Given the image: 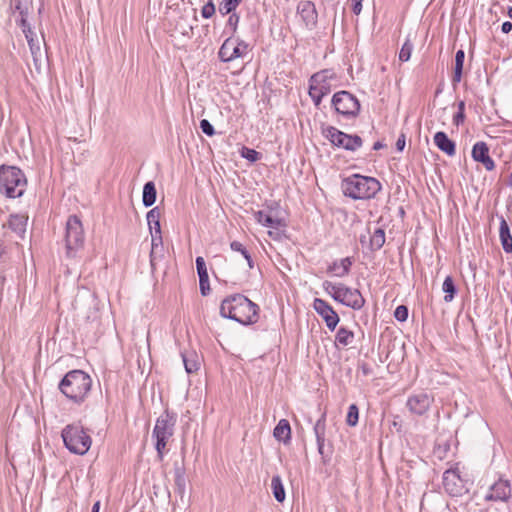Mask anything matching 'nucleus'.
Masks as SVG:
<instances>
[{
    "label": "nucleus",
    "instance_id": "1",
    "mask_svg": "<svg viewBox=\"0 0 512 512\" xmlns=\"http://www.w3.org/2000/svg\"><path fill=\"white\" fill-rule=\"evenodd\" d=\"M220 315L243 325L254 324L259 318V306L242 294H233L221 302Z\"/></svg>",
    "mask_w": 512,
    "mask_h": 512
},
{
    "label": "nucleus",
    "instance_id": "2",
    "mask_svg": "<svg viewBox=\"0 0 512 512\" xmlns=\"http://www.w3.org/2000/svg\"><path fill=\"white\" fill-rule=\"evenodd\" d=\"M58 388L66 398L76 404H81L91 391L92 379L83 370H71L61 379Z\"/></svg>",
    "mask_w": 512,
    "mask_h": 512
},
{
    "label": "nucleus",
    "instance_id": "3",
    "mask_svg": "<svg viewBox=\"0 0 512 512\" xmlns=\"http://www.w3.org/2000/svg\"><path fill=\"white\" fill-rule=\"evenodd\" d=\"M341 188L352 199H370L381 190V184L376 178L353 174L342 181Z\"/></svg>",
    "mask_w": 512,
    "mask_h": 512
},
{
    "label": "nucleus",
    "instance_id": "4",
    "mask_svg": "<svg viewBox=\"0 0 512 512\" xmlns=\"http://www.w3.org/2000/svg\"><path fill=\"white\" fill-rule=\"evenodd\" d=\"M27 187L23 171L16 166H0V193L7 198L21 197Z\"/></svg>",
    "mask_w": 512,
    "mask_h": 512
},
{
    "label": "nucleus",
    "instance_id": "5",
    "mask_svg": "<svg viewBox=\"0 0 512 512\" xmlns=\"http://www.w3.org/2000/svg\"><path fill=\"white\" fill-rule=\"evenodd\" d=\"M176 421L177 415L175 413L169 412L168 410H165L156 420L152 436L156 439L155 449L157 451V457L160 461L163 460L168 440L174 434Z\"/></svg>",
    "mask_w": 512,
    "mask_h": 512
},
{
    "label": "nucleus",
    "instance_id": "6",
    "mask_svg": "<svg viewBox=\"0 0 512 512\" xmlns=\"http://www.w3.org/2000/svg\"><path fill=\"white\" fill-rule=\"evenodd\" d=\"M65 447L74 454L84 455L91 447V437L79 424H69L61 433Z\"/></svg>",
    "mask_w": 512,
    "mask_h": 512
},
{
    "label": "nucleus",
    "instance_id": "7",
    "mask_svg": "<svg viewBox=\"0 0 512 512\" xmlns=\"http://www.w3.org/2000/svg\"><path fill=\"white\" fill-rule=\"evenodd\" d=\"M322 134L333 146L347 151L354 152L363 145V140L360 136L347 134L334 126H327L322 130Z\"/></svg>",
    "mask_w": 512,
    "mask_h": 512
},
{
    "label": "nucleus",
    "instance_id": "8",
    "mask_svg": "<svg viewBox=\"0 0 512 512\" xmlns=\"http://www.w3.org/2000/svg\"><path fill=\"white\" fill-rule=\"evenodd\" d=\"M331 104L336 113L347 119L357 117L361 108L359 100L345 90L336 92L332 97Z\"/></svg>",
    "mask_w": 512,
    "mask_h": 512
},
{
    "label": "nucleus",
    "instance_id": "9",
    "mask_svg": "<svg viewBox=\"0 0 512 512\" xmlns=\"http://www.w3.org/2000/svg\"><path fill=\"white\" fill-rule=\"evenodd\" d=\"M67 256L72 257L84 245V230L76 215L69 216L65 234Z\"/></svg>",
    "mask_w": 512,
    "mask_h": 512
},
{
    "label": "nucleus",
    "instance_id": "10",
    "mask_svg": "<svg viewBox=\"0 0 512 512\" xmlns=\"http://www.w3.org/2000/svg\"><path fill=\"white\" fill-rule=\"evenodd\" d=\"M471 483L460 475L458 467L448 469L443 473V487L451 497H461L470 490Z\"/></svg>",
    "mask_w": 512,
    "mask_h": 512
},
{
    "label": "nucleus",
    "instance_id": "11",
    "mask_svg": "<svg viewBox=\"0 0 512 512\" xmlns=\"http://www.w3.org/2000/svg\"><path fill=\"white\" fill-rule=\"evenodd\" d=\"M249 52V44L240 38L228 37L222 43L218 57L222 62H231L245 57Z\"/></svg>",
    "mask_w": 512,
    "mask_h": 512
},
{
    "label": "nucleus",
    "instance_id": "12",
    "mask_svg": "<svg viewBox=\"0 0 512 512\" xmlns=\"http://www.w3.org/2000/svg\"><path fill=\"white\" fill-rule=\"evenodd\" d=\"M335 301L354 310H360L365 304V299L358 289H352L343 283L338 295L335 296Z\"/></svg>",
    "mask_w": 512,
    "mask_h": 512
},
{
    "label": "nucleus",
    "instance_id": "13",
    "mask_svg": "<svg viewBox=\"0 0 512 512\" xmlns=\"http://www.w3.org/2000/svg\"><path fill=\"white\" fill-rule=\"evenodd\" d=\"M434 398L426 392H420L410 395L407 399L406 406L408 410L415 415L422 416L430 409Z\"/></svg>",
    "mask_w": 512,
    "mask_h": 512
},
{
    "label": "nucleus",
    "instance_id": "14",
    "mask_svg": "<svg viewBox=\"0 0 512 512\" xmlns=\"http://www.w3.org/2000/svg\"><path fill=\"white\" fill-rule=\"evenodd\" d=\"M313 308L320 315L326 323L328 329L333 331L339 323V316L333 307L323 299L315 298L313 301Z\"/></svg>",
    "mask_w": 512,
    "mask_h": 512
},
{
    "label": "nucleus",
    "instance_id": "15",
    "mask_svg": "<svg viewBox=\"0 0 512 512\" xmlns=\"http://www.w3.org/2000/svg\"><path fill=\"white\" fill-rule=\"evenodd\" d=\"M331 79L332 74L329 70L317 72L310 77L309 88L316 93L326 96L331 92Z\"/></svg>",
    "mask_w": 512,
    "mask_h": 512
},
{
    "label": "nucleus",
    "instance_id": "16",
    "mask_svg": "<svg viewBox=\"0 0 512 512\" xmlns=\"http://www.w3.org/2000/svg\"><path fill=\"white\" fill-rule=\"evenodd\" d=\"M297 12L299 13L302 21L306 28L312 30L317 25L318 13L315 4L311 1H300L297 6Z\"/></svg>",
    "mask_w": 512,
    "mask_h": 512
},
{
    "label": "nucleus",
    "instance_id": "17",
    "mask_svg": "<svg viewBox=\"0 0 512 512\" xmlns=\"http://www.w3.org/2000/svg\"><path fill=\"white\" fill-rule=\"evenodd\" d=\"M471 155L473 160L481 163L487 171L495 169V163L489 155V147L487 143L483 141L476 142L473 145Z\"/></svg>",
    "mask_w": 512,
    "mask_h": 512
},
{
    "label": "nucleus",
    "instance_id": "18",
    "mask_svg": "<svg viewBox=\"0 0 512 512\" xmlns=\"http://www.w3.org/2000/svg\"><path fill=\"white\" fill-rule=\"evenodd\" d=\"M511 496L510 483L507 480L499 479L495 482L489 493L485 496L488 501H507Z\"/></svg>",
    "mask_w": 512,
    "mask_h": 512
},
{
    "label": "nucleus",
    "instance_id": "19",
    "mask_svg": "<svg viewBox=\"0 0 512 512\" xmlns=\"http://www.w3.org/2000/svg\"><path fill=\"white\" fill-rule=\"evenodd\" d=\"M181 357L185 370L188 374L197 372L201 367V357L194 350H185L181 352Z\"/></svg>",
    "mask_w": 512,
    "mask_h": 512
},
{
    "label": "nucleus",
    "instance_id": "20",
    "mask_svg": "<svg viewBox=\"0 0 512 512\" xmlns=\"http://www.w3.org/2000/svg\"><path fill=\"white\" fill-rule=\"evenodd\" d=\"M434 143L439 150L448 156H454L456 153V144L443 131H439L434 135Z\"/></svg>",
    "mask_w": 512,
    "mask_h": 512
},
{
    "label": "nucleus",
    "instance_id": "21",
    "mask_svg": "<svg viewBox=\"0 0 512 512\" xmlns=\"http://www.w3.org/2000/svg\"><path fill=\"white\" fill-rule=\"evenodd\" d=\"M256 221L265 226L272 229H278L282 226H285L284 221L278 217H274L270 212H266L264 210H259L254 213Z\"/></svg>",
    "mask_w": 512,
    "mask_h": 512
},
{
    "label": "nucleus",
    "instance_id": "22",
    "mask_svg": "<svg viewBox=\"0 0 512 512\" xmlns=\"http://www.w3.org/2000/svg\"><path fill=\"white\" fill-rule=\"evenodd\" d=\"M163 238L161 231L151 232V251H150V266L152 271L155 270V264L158 256H162Z\"/></svg>",
    "mask_w": 512,
    "mask_h": 512
},
{
    "label": "nucleus",
    "instance_id": "23",
    "mask_svg": "<svg viewBox=\"0 0 512 512\" xmlns=\"http://www.w3.org/2000/svg\"><path fill=\"white\" fill-rule=\"evenodd\" d=\"M499 237L503 250L506 253H512V235L509 225L503 216L500 217Z\"/></svg>",
    "mask_w": 512,
    "mask_h": 512
},
{
    "label": "nucleus",
    "instance_id": "24",
    "mask_svg": "<svg viewBox=\"0 0 512 512\" xmlns=\"http://www.w3.org/2000/svg\"><path fill=\"white\" fill-rule=\"evenodd\" d=\"M273 436L280 442L287 444L291 440V427L286 419H281L273 430Z\"/></svg>",
    "mask_w": 512,
    "mask_h": 512
},
{
    "label": "nucleus",
    "instance_id": "25",
    "mask_svg": "<svg viewBox=\"0 0 512 512\" xmlns=\"http://www.w3.org/2000/svg\"><path fill=\"white\" fill-rule=\"evenodd\" d=\"M28 217L20 214L11 215L8 221V227L20 238H23L26 232Z\"/></svg>",
    "mask_w": 512,
    "mask_h": 512
},
{
    "label": "nucleus",
    "instance_id": "26",
    "mask_svg": "<svg viewBox=\"0 0 512 512\" xmlns=\"http://www.w3.org/2000/svg\"><path fill=\"white\" fill-rule=\"evenodd\" d=\"M351 266L352 259L350 257H346L341 259L339 262L334 261L329 265L328 272H333L337 277H344L349 274Z\"/></svg>",
    "mask_w": 512,
    "mask_h": 512
},
{
    "label": "nucleus",
    "instance_id": "27",
    "mask_svg": "<svg viewBox=\"0 0 512 512\" xmlns=\"http://www.w3.org/2000/svg\"><path fill=\"white\" fill-rule=\"evenodd\" d=\"M157 197L156 187L153 181H148L144 184L142 202L145 207H151Z\"/></svg>",
    "mask_w": 512,
    "mask_h": 512
},
{
    "label": "nucleus",
    "instance_id": "28",
    "mask_svg": "<svg viewBox=\"0 0 512 512\" xmlns=\"http://www.w3.org/2000/svg\"><path fill=\"white\" fill-rule=\"evenodd\" d=\"M464 60H465V53L463 50L460 49L455 54L454 74L452 77V84L454 87L461 81Z\"/></svg>",
    "mask_w": 512,
    "mask_h": 512
},
{
    "label": "nucleus",
    "instance_id": "29",
    "mask_svg": "<svg viewBox=\"0 0 512 512\" xmlns=\"http://www.w3.org/2000/svg\"><path fill=\"white\" fill-rule=\"evenodd\" d=\"M146 218L150 232L158 233L159 231H161V210L159 207H154L150 211H148Z\"/></svg>",
    "mask_w": 512,
    "mask_h": 512
},
{
    "label": "nucleus",
    "instance_id": "30",
    "mask_svg": "<svg viewBox=\"0 0 512 512\" xmlns=\"http://www.w3.org/2000/svg\"><path fill=\"white\" fill-rule=\"evenodd\" d=\"M271 488L273 496L276 501L282 503L285 500L286 494L282 483V479L279 475H274L271 479Z\"/></svg>",
    "mask_w": 512,
    "mask_h": 512
},
{
    "label": "nucleus",
    "instance_id": "31",
    "mask_svg": "<svg viewBox=\"0 0 512 512\" xmlns=\"http://www.w3.org/2000/svg\"><path fill=\"white\" fill-rule=\"evenodd\" d=\"M353 340H354V333L351 330H349L343 326H341L338 329L336 336H335L336 344L345 347V346L351 345L353 343Z\"/></svg>",
    "mask_w": 512,
    "mask_h": 512
},
{
    "label": "nucleus",
    "instance_id": "32",
    "mask_svg": "<svg viewBox=\"0 0 512 512\" xmlns=\"http://www.w3.org/2000/svg\"><path fill=\"white\" fill-rule=\"evenodd\" d=\"M442 291L445 293L444 301L446 303H449L454 299L455 294L457 293V288L451 276H447L444 279L442 284Z\"/></svg>",
    "mask_w": 512,
    "mask_h": 512
},
{
    "label": "nucleus",
    "instance_id": "33",
    "mask_svg": "<svg viewBox=\"0 0 512 512\" xmlns=\"http://www.w3.org/2000/svg\"><path fill=\"white\" fill-rule=\"evenodd\" d=\"M385 231L382 228H377L370 237V248L372 251H377L385 244Z\"/></svg>",
    "mask_w": 512,
    "mask_h": 512
},
{
    "label": "nucleus",
    "instance_id": "34",
    "mask_svg": "<svg viewBox=\"0 0 512 512\" xmlns=\"http://www.w3.org/2000/svg\"><path fill=\"white\" fill-rule=\"evenodd\" d=\"M243 0H222L219 4L218 10L222 16L231 13H236L235 10Z\"/></svg>",
    "mask_w": 512,
    "mask_h": 512
},
{
    "label": "nucleus",
    "instance_id": "35",
    "mask_svg": "<svg viewBox=\"0 0 512 512\" xmlns=\"http://www.w3.org/2000/svg\"><path fill=\"white\" fill-rule=\"evenodd\" d=\"M174 482L179 494L183 495L186 487V478L182 468H176L174 471Z\"/></svg>",
    "mask_w": 512,
    "mask_h": 512
},
{
    "label": "nucleus",
    "instance_id": "36",
    "mask_svg": "<svg viewBox=\"0 0 512 512\" xmlns=\"http://www.w3.org/2000/svg\"><path fill=\"white\" fill-rule=\"evenodd\" d=\"M358 420H359V409H358V406L356 404H351L348 408V413H347V417H346V423L351 426V427H354L357 425L358 423Z\"/></svg>",
    "mask_w": 512,
    "mask_h": 512
},
{
    "label": "nucleus",
    "instance_id": "37",
    "mask_svg": "<svg viewBox=\"0 0 512 512\" xmlns=\"http://www.w3.org/2000/svg\"><path fill=\"white\" fill-rule=\"evenodd\" d=\"M241 156L250 162H256L261 158V154L258 151L245 146L241 149Z\"/></svg>",
    "mask_w": 512,
    "mask_h": 512
},
{
    "label": "nucleus",
    "instance_id": "38",
    "mask_svg": "<svg viewBox=\"0 0 512 512\" xmlns=\"http://www.w3.org/2000/svg\"><path fill=\"white\" fill-rule=\"evenodd\" d=\"M458 111L457 113L453 116V123L454 125L456 126H459L461 124L464 123L465 121V102L464 101H459L458 102Z\"/></svg>",
    "mask_w": 512,
    "mask_h": 512
},
{
    "label": "nucleus",
    "instance_id": "39",
    "mask_svg": "<svg viewBox=\"0 0 512 512\" xmlns=\"http://www.w3.org/2000/svg\"><path fill=\"white\" fill-rule=\"evenodd\" d=\"M342 283L334 284L331 281H324L322 286L323 289L335 300V296L338 295Z\"/></svg>",
    "mask_w": 512,
    "mask_h": 512
},
{
    "label": "nucleus",
    "instance_id": "40",
    "mask_svg": "<svg viewBox=\"0 0 512 512\" xmlns=\"http://www.w3.org/2000/svg\"><path fill=\"white\" fill-rule=\"evenodd\" d=\"M413 45L407 40L401 47L399 52V60L402 62H406L410 59L412 53Z\"/></svg>",
    "mask_w": 512,
    "mask_h": 512
},
{
    "label": "nucleus",
    "instance_id": "41",
    "mask_svg": "<svg viewBox=\"0 0 512 512\" xmlns=\"http://www.w3.org/2000/svg\"><path fill=\"white\" fill-rule=\"evenodd\" d=\"M216 12V7L213 0H208L201 9V15L205 19L211 18Z\"/></svg>",
    "mask_w": 512,
    "mask_h": 512
},
{
    "label": "nucleus",
    "instance_id": "42",
    "mask_svg": "<svg viewBox=\"0 0 512 512\" xmlns=\"http://www.w3.org/2000/svg\"><path fill=\"white\" fill-rule=\"evenodd\" d=\"M314 433L316 438H325V415H323L314 425Z\"/></svg>",
    "mask_w": 512,
    "mask_h": 512
},
{
    "label": "nucleus",
    "instance_id": "43",
    "mask_svg": "<svg viewBox=\"0 0 512 512\" xmlns=\"http://www.w3.org/2000/svg\"><path fill=\"white\" fill-rule=\"evenodd\" d=\"M408 315H409V311H408L407 306H405V305L397 306L394 311V317L399 322H405L408 318Z\"/></svg>",
    "mask_w": 512,
    "mask_h": 512
},
{
    "label": "nucleus",
    "instance_id": "44",
    "mask_svg": "<svg viewBox=\"0 0 512 512\" xmlns=\"http://www.w3.org/2000/svg\"><path fill=\"white\" fill-rule=\"evenodd\" d=\"M227 27H230L232 30V35L237 31L238 24L240 21V16L237 13L228 14Z\"/></svg>",
    "mask_w": 512,
    "mask_h": 512
},
{
    "label": "nucleus",
    "instance_id": "45",
    "mask_svg": "<svg viewBox=\"0 0 512 512\" xmlns=\"http://www.w3.org/2000/svg\"><path fill=\"white\" fill-rule=\"evenodd\" d=\"M195 262H196V269H197L198 276L199 277L208 276V271H207V267H206L204 258L201 256H198L196 258Z\"/></svg>",
    "mask_w": 512,
    "mask_h": 512
},
{
    "label": "nucleus",
    "instance_id": "46",
    "mask_svg": "<svg viewBox=\"0 0 512 512\" xmlns=\"http://www.w3.org/2000/svg\"><path fill=\"white\" fill-rule=\"evenodd\" d=\"M199 287H200V292L203 296H206L209 294V292H210L209 276L199 277Z\"/></svg>",
    "mask_w": 512,
    "mask_h": 512
},
{
    "label": "nucleus",
    "instance_id": "47",
    "mask_svg": "<svg viewBox=\"0 0 512 512\" xmlns=\"http://www.w3.org/2000/svg\"><path fill=\"white\" fill-rule=\"evenodd\" d=\"M200 128L207 136H213L215 134L213 125L207 119H202L200 121Z\"/></svg>",
    "mask_w": 512,
    "mask_h": 512
},
{
    "label": "nucleus",
    "instance_id": "48",
    "mask_svg": "<svg viewBox=\"0 0 512 512\" xmlns=\"http://www.w3.org/2000/svg\"><path fill=\"white\" fill-rule=\"evenodd\" d=\"M15 3V11H17L20 17H28L29 8L27 5L23 4L22 0H14Z\"/></svg>",
    "mask_w": 512,
    "mask_h": 512
},
{
    "label": "nucleus",
    "instance_id": "49",
    "mask_svg": "<svg viewBox=\"0 0 512 512\" xmlns=\"http://www.w3.org/2000/svg\"><path fill=\"white\" fill-rule=\"evenodd\" d=\"M24 35H25V38L30 46L32 54L34 55L36 53V50L40 51L39 46L35 47L34 38L36 37V34L33 32V30H31V34L24 33Z\"/></svg>",
    "mask_w": 512,
    "mask_h": 512
},
{
    "label": "nucleus",
    "instance_id": "50",
    "mask_svg": "<svg viewBox=\"0 0 512 512\" xmlns=\"http://www.w3.org/2000/svg\"><path fill=\"white\" fill-rule=\"evenodd\" d=\"M358 369L364 376H370L373 374L372 366L366 362H361Z\"/></svg>",
    "mask_w": 512,
    "mask_h": 512
},
{
    "label": "nucleus",
    "instance_id": "51",
    "mask_svg": "<svg viewBox=\"0 0 512 512\" xmlns=\"http://www.w3.org/2000/svg\"><path fill=\"white\" fill-rule=\"evenodd\" d=\"M27 18L28 17H20V19L18 21V25L22 29L23 33H30L31 34L32 28H31L30 24L28 23Z\"/></svg>",
    "mask_w": 512,
    "mask_h": 512
},
{
    "label": "nucleus",
    "instance_id": "52",
    "mask_svg": "<svg viewBox=\"0 0 512 512\" xmlns=\"http://www.w3.org/2000/svg\"><path fill=\"white\" fill-rule=\"evenodd\" d=\"M308 93H309V96L311 97L314 105L316 107H319L324 96L322 94L316 93L315 91L311 90L310 88H309Z\"/></svg>",
    "mask_w": 512,
    "mask_h": 512
},
{
    "label": "nucleus",
    "instance_id": "53",
    "mask_svg": "<svg viewBox=\"0 0 512 512\" xmlns=\"http://www.w3.org/2000/svg\"><path fill=\"white\" fill-rule=\"evenodd\" d=\"M230 248L235 252H240L241 254L247 250L239 241H232L230 243Z\"/></svg>",
    "mask_w": 512,
    "mask_h": 512
},
{
    "label": "nucleus",
    "instance_id": "54",
    "mask_svg": "<svg viewBox=\"0 0 512 512\" xmlns=\"http://www.w3.org/2000/svg\"><path fill=\"white\" fill-rule=\"evenodd\" d=\"M405 144H406L405 135H404V134H401V135L398 137L397 141H396V149H397L398 151H400V152H401V151H403V150H404V148H405Z\"/></svg>",
    "mask_w": 512,
    "mask_h": 512
},
{
    "label": "nucleus",
    "instance_id": "55",
    "mask_svg": "<svg viewBox=\"0 0 512 512\" xmlns=\"http://www.w3.org/2000/svg\"><path fill=\"white\" fill-rule=\"evenodd\" d=\"M316 441H317V448H318V452L324 456L325 453H324V443H325V438H322L320 440V438H316Z\"/></svg>",
    "mask_w": 512,
    "mask_h": 512
},
{
    "label": "nucleus",
    "instance_id": "56",
    "mask_svg": "<svg viewBox=\"0 0 512 512\" xmlns=\"http://www.w3.org/2000/svg\"><path fill=\"white\" fill-rule=\"evenodd\" d=\"M501 30L503 33L508 34L512 30V23L510 21H505L501 26Z\"/></svg>",
    "mask_w": 512,
    "mask_h": 512
},
{
    "label": "nucleus",
    "instance_id": "57",
    "mask_svg": "<svg viewBox=\"0 0 512 512\" xmlns=\"http://www.w3.org/2000/svg\"><path fill=\"white\" fill-rule=\"evenodd\" d=\"M355 1V5L353 7V11L355 14H359L360 11H361V2L362 0H354Z\"/></svg>",
    "mask_w": 512,
    "mask_h": 512
},
{
    "label": "nucleus",
    "instance_id": "58",
    "mask_svg": "<svg viewBox=\"0 0 512 512\" xmlns=\"http://www.w3.org/2000/svg\"><path fill=\"white\" fill-rule=\"evenodd\" d=\"M385 145L381 141H377L373 145V150L377 151L384 147Z\"/></svg>",
    "mask_w": 512,
    "mask_h": 512
},
{
    "label": "nucleus",
    "instance_id": "59",
    "mask_svg": "<svg viewBox=\"0 0 512 512\" xmlns=\"http://www.w3.org/2000/svg\"><path fill=\"white\" fill-rule=\"evenodd\" d=\"M5 253H6V247L2 243H0V262L2 261Z\"/></svg>",
    "mask_w": 512,
    "mask_h": 512
},
{
    "label": "nucleus",
    "instance_id": "60",
    "mask_svg": "<svg viewBox=\"0 0 512 512\" xmlns=\"http://www.w3.org/2000/svg\"><path fill=\"white\" fill-rule=\"evenodd\" d=\"M100 510V501L94 503L91 512H99Z\"/></svg>",
    "mask_w": 512,
    "mask_h": 512
},
{
    "label": "nucleus",
    "instance_id": "61",
    "mask_svg": "<svg viewBox=\"0 0 512 512\" xmlns=\"http://www.w3.org/2000/svg\"><path fill=\"white\" fill-rule=\"evenodd\" d=\"M246 261H247V264H248L249 268L252 269L254 267V262L252 260V257L251 256L247 257Z\"/></svg>",
    "mask_w": 512,
    "mask_h": 512
},
{
    "label": "nucleus",
    "instance_id": "62",
    "mask_svg": "<svg viewBox=\"0 0 512 512\" xmlns=\"http://www.w3.org/2000/svg\"><path fill=\"white\" fill-rule=\"evenodd\" d=\"M507 15L512 19V7H508Z\"/></svg>",
    "mask_w": 512,
    "mask_h": 512
},
{
    "label": "nucleus",
    "instance_id": "63",
    "mask_svg": "<svg viewBox=\"0 0 512 512\" xmlns=\"http://www.w3.org/2000/svg\"><path fill=\"white\" fill-rule=\"evenodd\" d=\"M242 255H243V257H244L245 259H247V257H250V256H251L248 250H245V252H244Z\"/></svg>",
    "mask_w": 512,
    "mask_h": 512
},
{
    "label": "nucleus",
    "instance_id": "64",
    "mask_svg": "<svg viewBox=\"0 0 512 512\" xmlns=\"http://www.w3.org/2000/svg\"><path fill=\"white\" fill-rule=\"evenodd\" d=\"M511 180H512V173H511V176H510Z\"/></svg>",
    "mask_w": 512,
    "mask_h": 512
}]
</instances>
